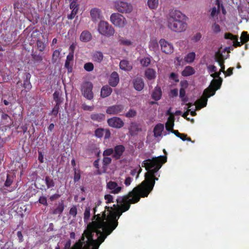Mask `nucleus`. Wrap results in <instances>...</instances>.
Wrapping results in <instances>:
<instances>
[{"instance_id":"obj_24","label":"nucleus","mask_w":249,"mask_h":249,"mask_svg":"<svg viewBox=\"0 0 249 249\" xmlns=\"http://www.w3.org/2000/svg\"><path fill=\"white\" fill-rule=\"evenodd\" d=\"M119 66L121 69L126 71H131L132 69V66L129 62L125 60H121Z\"/></svg>"},{"instance_id":"obj_3","label":"nucleus","mask_w":249,"mask_h":249,"mask_svg":"<svg viewBox=\"0 0 249 249\" xmlns=\"http://www.w3.org/2000/svg\"><path fill=\"white\" fill-rule=\"evenodd\" d=\"M211 76L214 79H213L209 87L203 92V97L196 102V107L199 109L206 106L208 98L215 94V91L219 89L221 86L223 79L220 77L221 72L220 71L213 72Z\"/></svg>"},{"instance_id":"obj_17","label":"nucleus","mask_w":249,"mask_h":249,"mask_svg":"<svg viewBox=\"0 0 249 249\" xmlns=\"http://www.w3.org/2000/svg\"><path fill=\"white\" fill-rule=\"evenodd\" d=\"M90 14L91 19L93 21H97L102 19L103 17L101 10L98 8H92L90 10Z\"/></svg>"},{"instance_id":"obj_13","label":"nucleus","mask_w":249,"mask_h":249,"mask_svg":"<svg viewBox=\"0 0 249 249\" xmlns=\"http://www.w3.org/2000/svg\"><path fill=\"white\" fill-rule=\"evenodd\" d=\"M107 187L110 190V193L114 194H117L120 193L122 190V187L119 186L118 184L113 181H109L107 183Z\"/></svg>"},{"instance_id":"obj_29","label":"nucleus","mask_w":249,"mask_h":249,"mask_svg":"<svg viewBox=\"0 0 249 249\" xmlns=\"http://www.w3.org/2000/svg\"><path fill=\"white\" fill-rule=\"evenodd\" d=\"M164 129V125L161 124H157L153 130L154 135L155 137L160 136Z\"/></svg>"},{"instance_id":"obj_23","label":"nucleus","mask_w":249,"mask_h":249,"mask_svg":"<svg viewBox=\"0 0 249 249\" xmlns=\"http://www.w3.org/2000/svg\"><path fill=\"white\" fill-rule=\"evenodd\" d=\"M144 75L148 80H154L156 77V71L153 69L148 68L145 70Z\"/></svg>"},{"instance_id":"obj_33","label":"nucleus","mask_w":249,"mask_h":249,"mask_svg":"<svg viewBox=\"0 0 249 249\" xmlns=\"http://www.w3.org/2000/svg\"><path fill=\"white\" fill-rule=\"evenodd\" d=\"M112 161V159L111 158L106 156H104L103 159V172L105 173L106 172L107 168V166L111 163Z\"/></svg>"},{"instance_id":"obj_54","label":"nucleus","mask_w":249,"mask_h":249,"mask_svg":"<svg viewBox=\"0 0 249 249\" xmlns=\"http://www.w3.org/2000/svg\"><path fill=\"white\" fill-rule=\"evenodd\" d=\"M188 82L187 80H182L180 82V89H186L188 87Z\"/></svg>"},{"instance_id":"obj_47","label":"nucleus","mask_w":249,"mask_h":249,"mask_svg":"<svg viewBox=\"0 0 249 249\" xmlns=\"http://www.w3.org/2000/svg\"><path fill=\"white\" fill-rule=\"evenodd\" d=\"M84 68L87 71H91L93 70L94 65L91 62L86 63L84 64Z\"/></svg>"},{"instance_id":"obj_43","label":"nucleus","mask_w":249,"mask_h":249,"mask_svg":"<svg viewBox=\"0 0 249 249\" xmlns=\"http://www.w3.org/2000/svg\"><path fill=\"white\" fill-rule=\"evenodd\" d=\"M240 39L241 42H243V43H245L249 41V35L248 34L247 32L244 31L242 33Z\"/></svg>"},{"instance_id":"obj_18","label":"nucleus","mask_w":249,"mask_h":249,"mask_svg":"<svg viewBox=\"0 0 249 249\" xmlns=\"http://www.w3.org/2000/svg\"><path fill=\"white\" fill-rule=\"evenodd\" d=\"M133 86L137 91H141L143 89L144 86L143 79L141 77H137L133 80Z\"/></svg>"},{"instance_id":"obj_49","label":"nucleus","mask_w":249,"mask_h":249,"mask_svg":"<svg viewBox=\"0 0 249 249\" xmlns=\"http://www.w3.org/2000/svg\"><path fill=\"white\" fill-rule=\"evenodd\" d=\"M212 28L213 33L215 34H218L221 31V28L220 26L216 23H214L212 25Z\"/></svg>"},{"instance_id":"obj_2","label":"nucleus","mask_w":249,"mask_h":249,"mask_svg":"<svg viewBox=\"0 0 249 249\" xmlns=\"http://www.w3.org/2000/svg\"><path fill=\"white\" fill-rule=\"evenodd\" d=\"M167 161V157L160 156L154 157L152 159H148L143 161L142 166L145 167L147 172L144 174V180L141 184L135 187L131 194H135L141 197H147L152 191L155 181L158 180L155 174L161 167L163 164Z\"/></svg>"},{"instance_id":"obj_50","label":"nucleus","mask_w":249,"mask_h":249,"mask_svg":"<svg viewBox=\"0 0 249 249\" xmlns=\"http://www.w3.org/2000/svg\"><path fill=\"white\" fill-rule=\"evenodd\" d=\"M169 78L170 80H173L176 83L179 82L178 75V74L175 72H171L169 76Z\"/></svg>"},{"instance_id":"obj_7","label":"nucleus","mask_w":249,"mask_h":249,"mask_svg":"<svg viewBox=\"0 0 249 249\" xmlns=\"http://www.w3.org/2000/svg\"><path fill=\"white\" fill-rule=\"evenodd\" d=\"M93 85L91 82L86 81L81 86V90L82 95L87 99L91 100L93 98L92 92Z\"/></svg>"},{"instance_id":"obj_42","label":"nucleus","mask_w":249,"mask_h":249,"mask_svg":"<svg viewBox=\"0 0 249 249\" xmlns=\"http://www.w3.org/2000/svg\"><path fill=\"white\" fill-rule=\"evenodd\" d=\"M60 105H61L55 104L51 112L49 113V115H53L54 117H56L58 113Z\"/></svg>"},{"instance_id":"obj_8","label":"nucleus","mask_w":249,"mask_h":249,"mask_svg":"<svg viewBox=\"0 0 249 249\" xmlns=\"http://www.w3.org/2000/svg\"><path fill=\"white\" fill-rule=\"evenodd\" d=\"M110 20L113 24L119 27H124L126 23L125 18L118 13L112 14L110 16Z\"/></svg>"},{"instance_id":"obj_44","label":"nucleus","mask_w":249,"mask_h":249,"mask_svg":"<svg viewBox=\"0 0 249 249\" xmlns=\"http://www.w3.org/2000/svg\"><path fill=\"white\" fill-rule=\"evenodd\" d=\"M36 45L38 50L40 52H43L46 48V44L44 43V42L40 40H37Z\"/></svg>"},{"instance_id":"obj_40","label":"nucleus","mask_w":249,"mask_h":249,"mask_svg":"<svg viewBox=\"0 0 249 249\" xmlns=\"http://www.w3.org/2000/svg\"><path fill=\"white\" fill-rule=\"evenodd\" d=\"M105 129L102 128H97L94 131V135L98 138H101L103 137Z\"/></svg>"},{"instance_id":"obj_1","label":"nucleus","mask_w":249,"mask_h":249,"mask_svg":"<svg viewBox=\"0 0 249 249\" xmlns=\"http://www.w3.org/2000/svg\"><path fill=\"white\" fill-rule=\"evenodd\" d=\"M131 193V191L126 195L117 198V204L113 206L114 209L112 207L106 206L105 209L109 211L107 215L105 210L102 212V215L98 214L94 216V218L96 217V221L89 223L88 230L85 231L88 238L87 244L89 247L92 246L93 249H98L100 244L118 226V220L122 213L128 211L131 204L136 203L140 201L138 196Z\"/></svg>"},{"instance_id":"obj_19","label":"nucleus","mask_w":249,"mask_h":249,"mask_svg":"<svg viewBox=\"0 0 249 249\" xmlns=\"http://www.w3.org/2000/svg\"><path fill=\"white\" fill-rule=\"evenodd\" d=\"M31 75L29 72L25 73V77L23 80V87L25 89L29 90L32 88V85L30 82Z\"/></svg>"},{"instance_id":"obj_52","label":"nucleus","mask_w":249,"mask_h":249,"mask_svg":"<svg viewBox=\"0 0 249 249\" xmlns=\"http://www.w3.org/2000/svg\"><path fill=\"white\" fill-rule=\"evenodd\" d=\"M202 35L200 33H197L192 38V40L195 42H197L200 40Z\"/></svg>"},{"instance_id":"obj_60","label":"nucleus","mask_w":249,"mask_h":249,"mask_svg":"<svg viewBox=\"0 0 249 249\" xmlns=\"http://www.w3.org/2000/svg\"><path fill=\"white\" fill-rule=\"evenodd\" d=\"M207 69L209 73H212L213 72H215L217 70L216 67L214 65H209L207 66Z\"/></svg>"},{"instance_id":"obj_14","label":"nucleus","mask_w":249,"mask_h":249,"mask_svg":"<svg viewBox=\"0 0 249 249\" xmlns=\"http://www.w3.org/2000/svg\"><path fill=\"white\" fill-rule=\"evenodd\" d=\"M128 130L130 135L133 136L137 135L139 132L142 131L141 125L134 122L130 123Z\"/></svg>"},{"instance_id":"obj_48","label":"nucleus","mask_w":249,"mask_h":249,"mask_svg":"<svg viewBox=\"0 0 249 249\" xmlns=\"http://www.w3.org/2000/svg\"><path fill=\"white\" fill-rule=\"evenodd\" d=\"M137 114V112L133 109H130L125 114V116L127 118H133Z\"/></svg>"},{"instance_id":"obj_35","label":"nucleus","mask_w":249,"mask_h":249,"mask_svg":"<svg viewBox=\"0 0 249 249\" xmlns=\"http://www.w3.org/2000/svg\"><path fill=\"white\" fill-rule=\"evenodd\" d=\"M53 98L54 101L55 102V104L61 105L63 101L60 97V92L59 91L56 90L53 94Z\"/></svg>"},{"instance_id":"obj_39","label":"nucleus","mask_w":249,"mask_h":249,"mask_svg":"<svg viewBox=\"0 0 249 249\" xmlns=\"http://www.w3.org/2000/svg\"><path fill=\"white\" fill-rule=\"evenodd\" d=\"M140 63L143 67H147L151 63V59L149 57H144L140 60Z\"/></svg>"},{"instance_id":"obj_53","label":"nucleus","mask_w":249,"mask_h":249,"mask_svg":"<svg viewBox=\"0 0 249 249\" xmlns=\"http://www.w3.org/2000/svg\"><path fill=\"white\" fill-rule=\"evenodd\" d=\"M105 199L106 200L107 203L113 202V196L110 194L106 195L104 196Z\"/></svg>"},{"instance_id":"obj_51","label":"nucleus","mask_w":249,"mask_h":249,"mask_svg":"<svg viewBox=\"0 0 249 249\" xmlns=\"http://www.w3.org/2000/svg\"><path fill=\"white\" fill-rule=\"evenodd\" d=\"M114 153V150L112 148H107L106 150H105L103 152V156H109L111 155H113Z\"/></svg>"},{"instance_id":"obj_61","label":"nucleus","mask_w":249,"mask_h":249,"mask_svg":"<svg viewBox=\"0 0 249 249\" xmlns=\"http://www.w3.org/2000/svg\"><path fill=\"white\" fill-rule=\"evenodd\" d=\"M80 177H81V176H80V173H77L76 171V169H75L74 176V178H73L74 182H76L78 181H79V179H80Z\"/></svg>"},{"instance_id":"obj_63","label":"nucleus","mask_w":249,"mask_h":249,"mask_svg":"<svg viewBox=\"0 0 249 249\" xmlns=\"http://www.w3.org/2000/svg\"><path fill=\"white\" fill-rule=\"evenodd\" d=\"M180 139H181L182 141H191V139L190 137H187V134L182 133L181 136L179 137Z\"/></svg>"},{"instance_id":"obj_4","label":"nucleus","mask_w":249,"mask_h":249,"mask_svg":"<svg viewBox=\"0 0 249 249\" xmlns=\"http://www.w3.org/2000/svg\"><path fill=\"white\" fill-rule=\"evenodd\" d=\"M186 16L178 10H171L167 19L168 28L172 31L180 33L187 28Z\"/></svg>"},{"instance_id":"obj_41","label":"nucleus","mask_w":249,"mask_h":249,"mask_svg":"<svg viewBox=\"0 0 249 249\" xmlns=\"http://www.w3.org/2000/svg\"><path fill=\"white\" fill-rule=\"evenodd\" d=\"M90 210L91 208L90 207H87L84 213V219L85 221H87L90 216Z\"/></svg>"},{"instance_id":"obj_58","label":"nucleus","mask_w":249,"mask_h":249,"mask_svg":"<svg viewBox=\"0 0 249 249\" xmlns=\"http://www.w3.org/2000/svg\"><path fill=\"white\" fill-rule=\"evenodd\" d=\"M233 69L234 68L232 67H230L228 69L227 71H225V72L223 73H224L225 76H231V75H232L233 73L232 71L233 70Z\"/></svg>"},{"instance_id":"obj_32","label":"nucleus","mask_w":249,"mask_h":249,"mask_svg":"<svg viewBox=\"0 0 249 249\" xmlns=\"http://www.w3.org/2000/svg\"><path fill=\"white\" fill-rule=\"evenodd\" d=\"M196 57V53L195 52H191L188 53L184 57V61L187 63H191L194 62Z\"/></svg>"},{"instance_id":"obj_46","label":"nucleus","mask_w":249,"mask_h":249,"mask_svg":"<svg viewBox=\"0 0 249 249\" xmlns=\"http://www.w3.org/2000/svg\"><path fill=\"white\" fill-rule=\"evenodd\" d=\"M69 214L73 218L76 217L77 214V208L76 205H74L71 208L69 211Z\"/></svg>"},{"instance_id":"obj_34","label":"nucleus","mask_w":249,"mask_h":249,"mask_svg":"<svg viewBox=\"0 0 249 249\" xmlns=\"http://www.w3.org/2000/svg\"><path fill=\"white\" fill-rule=\"evenodd\" d=\"M216 4L217 5V9L215 7H213L212 9L211 16L213 18L217 15L218 13L220 12V2L219 1V0H216Z\"/></svg>"},{"instance_id":"obj_57","label":"nucleus","mask_w":249,"mask_h":249,"mask_svg":"<svg viewBox=\"0 0 249 249\" xmlns=\"http://www.w3.org/2000/svg\"><path fill=\"white\" fill-rule=\"evenodd\" d=\"M60 55V51L58 50H55L52 55V59L55 61L57 60Z\"/></svg>"},{"instance_id":"obj_6","label":"nucleus","mask_w":249,"mask_h":249,"mask_svg":"<svg viewBox=\"0 0 249 249\" xmlns=\"http://www.w3.org/2000/svg\"><path fill=\"white\" fill-rule=\"evenodd\" d=\"M115 10L122 14L130 13L133 10V6L130 3L117 0L114 2Z\"/></svg>"},{"instance_id":"obj_11","label":"nucleus","mask_w":249,"mask_h":249,"mask_svg":"<svg viewBox=\"0 0 249 249\" xmlns=\"http://www.w3.org/2000/svg\"><path fill=\"white\" fill-rule=\"evenodd\" d=\"M124 109V105H115L108 107L106 110V113L110 115H117L122 112Z\"/></svg>"},{"instance_id":"obj_20","label":"nucleus","mask_w":249,"mask_h":249,"mask_svg":"<svg viewBox=\"0 0 249 249\" xmlns=\"http://www.w3.org/2000/svg\"><path fill=\"white\" fill-rule=\"evenodd\" d=\"M112 92V89L108 85L104 86L101 90V97L104 98L109 96Z\"/></svg>"},{"instance_id":"obj_9","label":"nucleus","mask_w":249,"mask_h":249,"mask_svg":"<svg viewBox=\"0 0 249 249\" xmlns=\"http://www.w3.org/2000/svg\"><path fill=\"white\" fill-rule=\"evenodd\" d=\"M161 51L166 54H171L174 51V47L172 43L165 39L161 38L159 41Z\"/></svg>"},{"instance_id":"obj_25","label":"nucleus","mask_w":249,"mask_h":249,"mask_svg":"<svg viewBox=\"0 0 249 249\" xmlns=\"http://www.w3.org/2000/svg\"><path fill=\"white\" fill-rule=\"evenodd\" d=\"M64 208L65 206L64 204V200H61L59 202L58 206L53 210L52 213L53 214H60L63 213Z\"/></svg>"},{"instance_id":"obj_27","label":"nucleus","mask_w":249,"mask_h":249,"mask_svg":"<svg viewBox=\"0 0 249 249\" xmlns=\"http://www.w3.org/2000/svg\"><path fill=\"white\" fill-rule=\"evenodd\" d=\"M90 118L94 121L101 122L105 120V115L103 113H92L90 115Z\"/></svg>"},{"instance_id":"obj_5","label":"nucleus","mask_w":249,"mask_h":249,"mask_svg":"<svg viewBox=\"0 0 249 249\" xmlns=\"http://www.w3.org/2000/svg\"><path fill=\"white\" fill-rule=\"evenodd\" d=\"M98 31L102 35L107 37L113 36L115 32L113 27L105 21H101L99 23Z\"/></svg>"},{"instance_id":"obj_21","label":"nucleus","mask_w":249,"mask_h":249,"mask_svg":"<svg viewBox=\"0 0 249 249\" xmlns=\"http://www.w3.org/2000/svg\"><path fill=\"white\" fill-rule=\"evenodd\" d=\"M162 91L161 88L159 86H156L151 95L152 98L155 101H159L161 97Z\"/></svg>"},{"instance_id":"obj_56","label":"nucleus","mask_w":249,"mask_h":249,"mask_svg":"<svg viewBox=\"0 0 249 249\" xmlns=\"http://www.w3.org/2000/svg\"><path fill=\"white\" fill-rule=\"evenodd\" d=\"M77 0H72L70 5V8L71 10L79 8V4L76 2Z\"/></svg>"},{"instance_id":"obj_64","label":"nucleus","mask_w":249,"mask_h":249,"mask_svg":"<svg viewBox=\"0 0 249 249\" xmlns=\"http://www.w3.org/2000/svg\"><path fill=\"white\" fill-rule=\"evenodd\" d=\"M60 197V195L58 194H54L50 197V199L51 201H53L59 198Z\"/></svg>"},{"instance_id":"obj_26","label":"nucleus","mask_w":249,"mask_h":249,"mask_svg":"<svg viewBox=\"0 0 249 249\" xmlns=\"http://www.w3.org/2000/svg\"><path fill=\"white\" fill-rule=\"evenodd\" d=\"M195 73L194 69L191 66H186L182 71L181 74L183 76L187 77L192 75Z\"/></svg>"},{"instance_id":"obj_16","label":"nucleus","mask_w":249,"mask_h":249,"mask_svg":"<svg viewBox=\"0 0 249 249\" xmlns=\"http://www.w3.org/2000/svg\"><path fill=\"white\" fill-rule=\"evenodd\" d=\"M120 81L119 74L116 71H113L110 74L108 83L109 85L112 87L117 86Z\"/></svg>"},{"instance_id":"obj_59","label":"nucleus","mask_w":249,"mask_h":249,"mask_svg":"<svg viewBox=\"0 0 249 249\" xmlns=\"http://www.w3.org/2000/svg\"><path fill=\"white\" fill-rule=\"evenodd\" d=\"M119 42L121 44L124 45H130L132 44L131 42L127 39L124 40L123 39H120L119 40Z\"/></svg>"},{"instance_id":"obj_45","label":"nucleus","mask_w":249,"mask_h":249,"mask_svg":"<svg viewBox=\"0 0 249 249\" xmlns=\"http://www.w3.org/2000/svg\"><path fill=\"white\" fill-rule=\"evenodd\" d=\"M13 182V177L10 175H7L6 181L4 183V186L6 187H9L11 185Z\"/></svg>"},{"instance_id":"obj_38","label":"nucleus","mask_w":249,"mask_h":249,"mask_svg":"<svg viewBox=\"0 0 249 249\" xmlns=\"http://www.w3.org/2000/svg\"><path fill=\"white\" fill-rule=\"evenodd\" d=\"M185 95V89H180L179 97L181 99V101L184 103L187 102L189 100L187 96H186Z\"/></svg>"},{"instance_id":"obj_12","label":"nucleus","mask_w":249,"mask_h":249,"mask_svg":"<svg viewBox=\"0 0 249 249\" xmlns=\"http://www.w3.org/2000/svg\"><path fill=\"white\" fill-rule=\"evenodd\" d=\"M113 150L114 153L112 155V158L116 160H118L122 156L125 151V147L122 144L117 145L114 147Z\"/></svg>"},{"instance_id":"obj_31","label":"nucleus","mask_w":249,"mask_h":249,"mask_svg":"<svg viewBox=\"0 0 249 249\" xmlns=\"http://www.w3.org/2000/svg\"><path fill=\"white\" fill-rule=\"evenodd\" d=\"M104 55L101 52H96L92 55V59L94 61L100 63L103 59Z\"/></svg>"},{"instance_id":"obj_55","label":"nucleus","mask_w":249,"mask_h":249,"mask_svg":"<svg viewBox=\"0 0 249 249\" xmlns=\"http://www.w3.org/2000/svg\"><path fill=\"white\" fill-rule=\"evenodd\" d=\"M38 202L39 203L43 204L45 206L48 205L47 198L45 196H40L38 199Z\"/></svg>"},{"instance_id":"obj_37","label":"nucleus","mask_w":249,"mask_h":249,"mask_svg":"<svg viewBox=\"0 0 249 249\" xmlns=\"http://www.w3.org/2000/svg\"><path fill=\"white\" fill-rule=\"evenodd\" d=\"M159 4V0H148L147 5L151 9H156Z\"/></svg>"},{"instance_id":"obj_22","label":"nucleus","mask_w":249,"mask_h":249,"mask_svg":"<svg viewBox=\"0 0 249 249\" xmlns=\"http://www.w3.org/2000/svg\"><path fill=\"white\" fill-rule=\"evenodd\" d=\"M92 36L91 33L87 30L83 31L80 36V39L82 42H89Z\"/></svg>"},{"instance_id":"obj_15","label":"nucleus","mask_w":249,"mask_h":249,"mask_svg":"<svg viewBox=\"0 0 249 249\" xmlns=\"http://www.w3.org/2000/svg\"><path fill=\"white\" fill-rule=\"evenodd\" d=\"M224 38L226 39H231L233 40V46L235 48L240 47L243 44V42L241 43L238 41V37L237 36L233 35L230 33H225L224 35Z\"/></svg>"},{"instance_id":"obj_30","label":"nucleus","mask_w":249,"mask_h":249,"mask_svg":"<svg viewBox=\"0 0 249 249\" xmlns=\"http://www.w3.org/2000/svg\"><path fill=\"white\" fill-rule=\"evenodd\" d=\"M45 182L47 189L53 190L52 188L55 186V182L53 179L50 176H47L45 178Z\"/></svg>"},{"instance_id":"obj_62","label":"nucleus","mask_w":249,"mask_h":249,"mask_svg":"<svg viewBox=\"0 0 249 249\" xmlns=\"http://www.w3.org/2000/svg\"><path fill=\"white\" fill-rule=\"evenodd\" d=\"M82 108L84 110L91 111L93 109V107L88 106L85 104H84L82 105Z\"/></svg>"},{"instance_id":"obj_36","label":"nucleus","mask_w":249,"mask_h":249,"mask_svg":"<svg viewBox=\"0 0 249 249\" xmlns=\"http://www.w3.org/2000/svg\"><path fill=\"white\" fill-rule=\"evenodd\" d=\"M214 60L218 63L221 62L225 61L224 56L220 51H217L215 53Z\"/></svg>"},{"instance_id":"obj_10","label":"nucleus","mask_w":249,"mask_h":249,"mask_svg":"<svg viewBox=\"0 0 249 249\" xmlns=\"http://www.w3.org/2000/svg\"><path fill=\"white\" fill-rule=\"evenodd\" d=\"M108 125L115 128H121L124 125V121L119 117H113L107 120Z\"/></svg>"},{"instance_id":"obj_28","label":"nucleus","mask_w":249,"mask_h":249,"mask_svg":"<svg viewBox=\"0 0 249 249\" xmlns=\"http://www.w3.org/2000/svg\"><path fill=\"white\" fill-rule=\"evenodd\" d=\"M175 117L174 116L169 117L165 124V128L168 131H171L173 129L174 126Z\"/></svg>"}]
</instances>
